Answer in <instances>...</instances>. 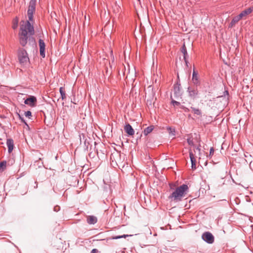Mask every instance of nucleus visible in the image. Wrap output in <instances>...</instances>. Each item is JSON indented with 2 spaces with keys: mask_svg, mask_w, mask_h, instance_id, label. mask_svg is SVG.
I'll return each instance as SVG.
<instances>
[{
  "mask_svg": "<svg viewBox=\"0 0 253 253\" xmlns=\"http://www.w3.org/2000/svg\"><path fill=\"white\" fill-rule=\"evenodd\" d=\"M154 126H151L147 127L144 130V134L145 135H148L149 133L151 132L152 130L154 129Z\"/></svg>",
  "mask_w": 253,
  "mask_h": 253,
  "instance_id": "14",
  "label": "nucleus"
},
{
  "mask_svg": "<svg viewBox=\"0 0 253 253\" xmlns=\"http://www.w3.org/2000/svg\"><path fill=\"white\" fill-rule=\"evenodd\" d=\"M179 86H174V95L175 97L178 96L180 95Z\"/></svg>",
  "mask_w": 253,
  "mask_h": 253,
  "instance_id": "20",
  "label": "nucleus"
},
{
  "mask_svg": "<svg viewBox=\"0 0 253 253\" xmlns=\"http://www.w3.org/2000/svg\"><path fill=\"white\" fill-rule=\"evenodd\" d=\"M172 96H171V103L174 106V107H176V106H179L180 104L179 102L178 101H175L172 98Z\"/></svg>",
  "mask_w": 253,
  "mask_h": 253,
  "instance_id": "23",
  "label": "nucleus"
},
{
  "mask_svg": "<svg viewBox=\"0 0 253 253\" xmlns=\"http://www.w3.org/2000/svg\"><path fill=\"white\" fill-rule=\"evenodd\" d=\"M24 115L26 117H28L29 119L32 116V113L30 111L25 112Z\"/></svg>",
  "mask_w": 253,
  "mask_h": 253,
  "instance_id": "24",
  "label": "nucleus"
},
{
  "mask_svg": "<svg viewBox=\"0 0 253 253\" xmlns=\"http://www.w3.org/2000/svg\"><path fill=\"white\" fill-rule=\"evenodd\" d=\"M181 51L183 54L184 59L185 62L187 63L186 58H187V56H188V54H187L186 48V46H185V45L184 43L183 44L182 47L181 48Z\"/></svg>",
  "mask_w": 253,
  "mask_h": 253,
  "instance_id": "13",
  "label": "nucleus"
},
{
  "mask_svg": "<svg viewBox=\"0 0 253 253\" xmlns=\"http://www.w3.org/2000/svg\"><path fill=\"white\" fill-rule=\"evenodd\" d=\"M36 102V98L32 96L26 99L24 101V103L25 104L28 105L31 107H34L35 106Z\"/></svg>",
  "mask_w": 253,
  "mask_h": 253,
  "instance_id": "5",
  "label": "nucleus"
},
{
  "mask_svg": "<svg viewBox=\"0 0 253 253\" xmlns=\"http://www.w3.org/2000/svg\"><path fill=\"white\" fill-rule=\"evenodd\" d=\"M98 253V251L96 249H93L91 252V253Z\"/></svg>",
  "mask_w": 253,
  "mask_h": 253,
  "instance_id": "26",
  "label": "nucleus"
},
{
  "mask_svg": "<svg viewBox=\"0 0 253 253\" xmlns=\"http://www.w3.org/2000/svg\"><path fill=\"white\" fill-rule=\"evenodd\" d=\"M241 19V18L239 16V15L234 17L233 18L231 23H230L229 25V28H232L233 27H234L235 25V24L237 23Z\"/></svg>",
  "mask_w": 253,
  "mask_h": 253,
  "instance_id": "10",
  "label": "nucleus"
},
{
  "mask_svg": "<svg viewBox=\"0 0 253 253\" xmlns=\"http://www.w3.org/2000/svg\"><path fill=\"white\" fill-rule=\"evenodd\" d=\"M36 0H31L27 12L29 20L22 21L21 22L20 31L18 34L19 41L20 44L24 46L26 45L28 40L31 36L34 34V29L30 22L33 21V14L35 11Z\"/></svg>",
  "mask_w": 253,
  "mask_h": 253,
  "instance_id": "1",
  "label": "nucleus"
},
{
  "mask_svg": "<svg viewBox=\"0 0 253 253\" xmlns=\"http://www.w3.org/2000/svg\"><path fill=\"white\" fill-rule=\"evenodd\" d=\"M189 154H190V160H191V164H192V168L193 169H195L196 168V160L195 158L194 155L193 154V153L192 152H190Z\"/></svg>",
  "mask_w": 253,
  "mask_h": 253,
  "instance_id": "11",
  "label": "nucleus"
},
{
  "mask_svg": "<svg viewBox=\"0 0 253 253\" xmlns=\"http://www.w3.org/2000/svg\"><path fill=\"white\" fill-rule=\"evenodd\" d=\"M253 8L251 7L248 8L245 10L243 11L239 15V16L242 19L243 17L246 16L248 14H250L252 11Z\"/></svg>",
  "mask_w": 253,
  "mask_h": 253,
  "instance_id": "8",
  "label": "nucleus"
},
{
  "mask_svg": "<svg viewBox=\"0 0 253 253\" xmlns=\"http://www.w3.org/2000/svg\"><path fill=\"white\" fill-rule=\"evenodd\" d=\"M6 144L8 149V152L11 153L14 147L13 140L12 139H8L6 141Z\"/></svg>",
  "mask_w": 253,
  "mask_h": 253,
  "instance_id": "9",
  "label": "nucleus"
},
{
  "mask_svg": "<svg viewBox=\"0 0 253 253\" xmlns=\"http://www.w3.org/2000/svg\"><path fill=\"white\" fill-rule=\"evenodd\" d=\"M129 235H122V236H113L111 238L112 239H120V238H126V237H128L129 236Z\"/></svg>",
  "mask_w": 253,
  "mask_h": 253,
  "instance_id": "22",
  "label": "nucleus"
},
{
  "mask_svg": "<svg viewBox=\"0 0 253 253\" xmlns=\"http://www.w3.org/2000/svg\"><path fill=\"white\" fill-rule=\"evenodd\" d=\"M6 162H2L0 163V171H2L6 168Z\"/></svg>",
  "mask_w": 253,
  "mask_h": 253,
  "instance_id": "21",
  "label": "nucleus"
},
{
  "mask_svg": "<svg viewBox=\"0 0 253 253\" xmlns=\"http://www.w3.org/2000/svg\"><path fill=\"white\" fill-rule=\"evenodd\" d=\"M138 1H139L140 0H138Z\"/></svg>",
  "mask_w": 253,
  "mask_h": 253,
  "instance_id": "30",
  "label": "nucleus"
},
{
  "mask_svg": "<svg viewBox=\"0 0 253 253\" xmlns=\"http://www.w3.org/2000/svg\"><path fill=\"white\" fill-rule=\"evenodd\" d=\"M87 221L89 224H94L97 222V218L94 216H88Z\"/></svg>",
  "mask_w": 253,
  "mask_h": 253,
  "instance_id": "12",
  "label": "nucleus"
},
{
  "mask_svg": "<svg viewBox=\"0 0 253 253\" xmlns=\"http://www.w3.org/2000/svg\"><path fill=\"white\" fill-rule=\"evenodd\" d=\"M18 59L20 63L26 64L29 61L27 53L24 49H20L18 53Z\"/></svg>",
  "mask_w": 253,
  "mask_h": 253,
  "instance_id": "3",
  "label": "nucleus"
},
{
  "mask_svg": "<svg viewBox=\"0 0 253 253\" xmlns=\"http://www.w3.org/2000/svg\"><path fill=\"white\" fill-rule=\"evenodd\" d=\"M167 130L169 131V135L170 137H173L175 135V129L172 127H168Z\"/></svg>",
  "mask_w": 253,
  "mask_h": 253,
  "instance_id": "15",
  "label": "nucleus"
},
{
  "mask_svg": "<svg viewBox=\"0 0 253 253\" xmlns=\"http://www.w3.org/2000/svg\"><path fill=\"white\" fill-rule=\"evenodd\" d=\"M60 93L62 100H64L66 98L65 89L63 87H60L59 88Z\"/></svg>",
  "mask_w": 253,
  "mask_h": 253,
  "instance_id": "17",
  "label": "nucleus"
},
{
  "mask_svg": "<svg viewBox=\"0 0 253 253\" xmlns=\"http://www.w3.org/2000/svg\"><path fill=\"white\" fill-rule=\"evenodd\" d=\"M213 153H214V149L211 147V149H210V155H212L213 154Z\"/></svg>",
  "mask_w": 253,
  "mask_h": 253,
  "instance_id": "25",
  "label": "nucleus"
},
{
  "mask_svg": "<svg viewBox=\"0 0 253 253\" xmlns=\"http://www.w3.org/2000/svg\"><path fill=\"white\" fill-rule=\"evenodd\" d=\"M192 81L194 84H197L199 82L198 74L195 71H194L193 73Z\"/></svg>",
  "mask_w": 253,
  "mask_h": 253,
  "instance_id": "16",
  "label": "nucleus"
},
{
  "mask_svg": "<svg viewBox=\"0 0 253 253\" xmlns=\"http://www.w3.org/2000/svg\"><path fill=\"white\" fill-rule=\"evenodd\" d=\"M202 238L208 244H212L214 240V236L210 232H204L202 236Z\"/></svg>",
  "mask_w": 253,
  "mask_h": 253,
  "instance_id": "4",
  "label": "nucleus"
},
{
  "mask_svg": "<svg viewBox=\"0 0 253 253\" xmlns=\"http://www.w3.org/2000/svg\"><path fill=\"white\" fill-rule=\"evenodd\" d=\"M188 143L190 144V145H193V142L192 140H190V139H188Z\"/></svg>",
  "mask_w": 253,
  "mask_h": 253,
  "instance_id": "27",
  "label": "nucleus"
},
{
  "mask_svg": "<svg viewBox=\"0 0 253 253\" xmlns=\"http://www.w3.org/2000/svg\"><path fill=\"white\" fill-rule=\"evenodd\" d=\"M192 111L194 112V114L199 115L201 116L202 115V112L198 108H196L194 107H191Z\"/></svg>",
  "mask_w": 253,
  "mask_h": 253,
  "instance_id": "18",
  "label": "nucleus"
},
{
  "mask_svg": "<svg viewBox=\"0 0 253 253\" xmlns=\"http://www.w3.org/2000/svg\"><path fill=\"white\" fill-rule=\"evenodd\" d=\"M196 150H198V151H200V148H199V147H197V148H196Z\"/></svg>",
  "mask_w": 253,
  "mask_h": 253,
  "instance_id": "29",
  "label": "nucleus"
},
{
  "mask_svg": "<svg viewBox=\"0 0 253 253\" xmlns=\"http://www.w3.org/2000/svg\"><path fill=\"white\" fill-rule=\"evenodd\" d=\"M18 23V20L17 18H15L14 19H13V22H12V27L13 29H15L17 28Z\"/></svg>",
  "mask_w": 253,
  "mask_h": 253,
  "instance_id": "19",
  "label": "nucleus"
},
{
  "mask_svg": "<svg viewBox=\"0 0 253 253\" xmlns=\"http://www.w3.org/2000/svg\"><path fill=\"white\" fill-rule=\"evenodd\" d=\"M188 186L186 184H183L176 188L175 190L169 195V198L174 202L181 200L188 192Z\"/></svg>",
  "mask_w": 253,
  "mask_h": 253,
  "instance_id": "2",
  "label": "nucleus"
},
{
  "mask_svg": "<svg viewBox=\"0 0 253 253\" xmlns=\"http://www.w3.org/2000/svg\"><path fill=\"white\" fill-rule=\"evenodd\" d=\"M18 116H19V118L21 120V121L25 123L23 119L20 116V115L19 114H18Z\"/></svg>",
  "mask_w": 253,
  "mask_h": 253,
  "instance_id": "28",
  "label": "nucleus"
},
{
  "mask_svg": "<svg viewBox=\"0 0 253 253\" xmlns=\"http://www.w3.org/2000/svg\"><path fill=\"white\" fill-rule=\"evenodd\" d=\"M39 46L40 55L44 58L45 57V43L43 40H39Z\"/></svg>",
  "mask_w": 253,
  "mask_h": 253,
  "instance_id": "6",
  "label": "nucleus"
},
{
  "mask_svg": "<svg viewBox=\"0 0 253 253\" xmlns=\"http://www.w3.org/2000/svg\"><path fill=\"white\" fill-rule=\"evenodd\" d=\"M124 129L126 133L129 135H132L134 133V131L129 124H127L125 126Z\"/></svg>",
  "mask_w": 253,
  "mask_h": 253,
  "instance_id": "7",
  "label": "nucleus"
}]
</instances>
